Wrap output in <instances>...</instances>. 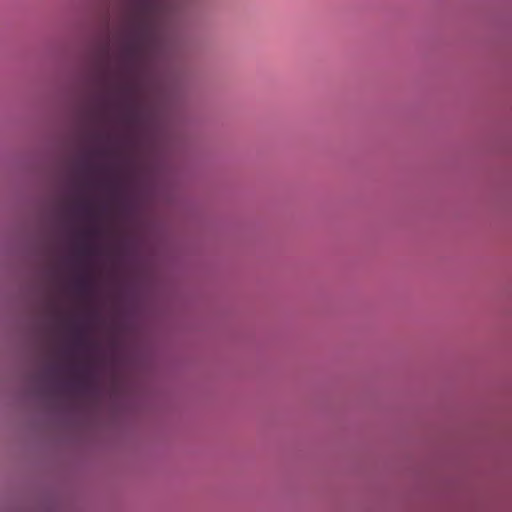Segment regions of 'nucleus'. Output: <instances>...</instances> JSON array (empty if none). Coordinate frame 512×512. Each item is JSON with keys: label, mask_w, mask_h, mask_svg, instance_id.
<instances>
[{"label": "nucleus", "mask_w": 512, "mask_h": 512, "mask_svg": "<svg viewBox=\"0 0 512 512\" xmlns=\"http://www.w3.org/2000/svg\"><path fill=\"white\" fill-rule=\"evenodd\" d=\"M156 0H126L125 16L116 36L117 76L122 77L144 59L152 40Z\"/></svg>", "instance_id": "f257e3e1"}, {"label": "nucleus", "mask_w": 512, "mask_h": 512, "mask_svg": "<svg viewBox=\"0 0 512 512\" xmlns=\"http://www.w3.org/2000/svg\"><path fill=\"white\" fill-rule=\"evenodd\" d=\"M76 289L79 294L86 295L90 290V278L88 275H83L79 277L76 281Z\"/></svg>", "instance_id": "f03ea898"}, {"label": "nucleus", "mask_w": 512, "mask_h": 512, "mask_svg": "<svg viewBox=\"0 0 512 512\" xmlns=\"http://www.w3.org/2000/svg\"><path fill=\"white\" fill-rule=\"evenodd\" d=\"M79 211L84 214V215H90L91 212H92V206H91V203L89 201H85L83 202L80 206H79Z\"/></svg>", "instance_id": "7ed1b4c3"}, {"label": "nucleus", "mask_w": 512, "mask_h": 512, "mask_svg": "<svg viewBox=\"0 0 512 512\" xmlns=\"http://www.w3.org/2000/svg\"><path fill=\"white\" fill-rule=\"evenodd\" d=\"M79 251L83 255H90L92 253V247L90 245H88V244H83L79 248Z\"/></svg>", "instance_id": "20e7f679"}, {"label": "nucleus", "mask_w": 512, "mask_h": 512, "mask_svg": "<svg viewBox=\"0 0 512 512\" xmlns=\"http://www.w3.org/2000/svg\"><path fill=\"white\" fill-rule=\"evenodd\" d=\"M126 90V86L122 83H117L114 85V91L117 93H123Z\"/></svg>", "instance_id": "39448f33"}, {"label": "nucleus", "mask_w": 512, "mask_h": 512, "mask_svg": "<svg viewBox=\"0 0 512 512\" xmlns=\"http://www.w3.org/2000/svg\"><path fill=\"white\" fill-rule=\"evenodd\" d=\"M85 169L87 171H94L96 168L94 166H92V165L87 164V165H85Z\"/></svg>", "instance_id": "423d86ee"}, {"label": "nucleus", "mask_w": 512, "mask_h": 512, "mask_svg": "<svg viewBox=\"0 0 512 512\" xmlns=\"http://www.w3.org/2000/svg\"><path fill=\"white\" fill-rule=\"evenodd\" d=\"M76 337H77V340H78L79 342H80V341H82V339H83V334H82V332H81V331H78V332H77Z\"/></svg>", "instance_id": "0eeeda50"}, {"label": "nucleus", "mask_w": 512, "mask_h": 512, "mask_svg": "<svg viewBox=\"0 0 512 512\" xmlns=\"http://www.w3.org/2000/svg\"><path fill=\"white\" fill-rule=\"evenodd\" d=\"M91 234H93V230H92V229L87 230V231H85V232L83 233V235H91Z\"/></svg>", "instance_id": "6e6552de"}, {"label": "nucleus", "mask_w": 512, "mask_h": 512, "mask_svg": "<svg viewBox=\"0 0 512 512\" xmlns=\"http://www.w3.org/2000/svg\"><path fill=\"white\" fill-rule=\"evenodd\" d=\"M95 153L98 155H102L104 154V150H96Z\"/></svg>", "instance_id": "1a4fd4ad"}]
</instances>
